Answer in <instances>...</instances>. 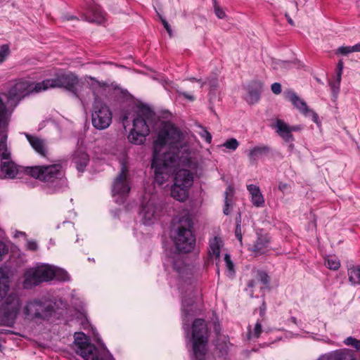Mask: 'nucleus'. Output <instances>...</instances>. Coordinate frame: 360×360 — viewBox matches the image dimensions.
<instances>
[{"mask_svg": "<svg viewBox=\"0 0 360 360\" xmlns=\"http://www.w3.org/2000/svg\"><path fill=\"white\" fill-rule=\"evenodd\" d=\"M349 282L353 285H360V266H352L348 269Z\"/></svg>", "mask_w": 360, "mask_h": 360, "instance_id": "c85d7f7f", "label": "nucleus"}, {"mask_svg": "<svg viewBox=\"0 0 360 360\" xmlns=\"http://www.w3.org/2000/svg\"><path fill=\"white\" fill-rule=\"evenodd\" d=\"M344 344L347 346H352L357 350H360V340L353 337H348L344 340Z\"/></svg>", "mask_w": 360, "mask_h": 360, "instance_id": "f704fd0d", "label": "nucleus"}, {"mask_svg": "<svg viewBox=\"0 0 360 360\" xmlns=\"http://www.w3.org/2000/svg\"><path fill=\"white\" fill-rule=\"evenodd\" d=\"M200 131H199V135L205 139V141L208 143H210L211 141H212V135L204 127H202V126H200Z\"/></svg>", "mask_w": 360, "mask_h": 360, "instance_id": "ea45409f", "label": "nucleus"}, {"mask_svg": "<svg viewBox=\"0 0 360 360\" xmlns=\"http://www.w3.org/2000/svg\"><path fill=\"white\" fill-rule=\"evenodd\" d=\"M4 298V302L0 306V322L2 325L11 326L18 314L20 300L15 293L9 294Z\"/></svg>", "mask_w": 360, "mask_h": 360, "instance_id": "ddd939ff", "label": "nucleus"}, {"mask_svg": "<svg viewBox=\"0 0 360 360\" xmlns=\"http://www.w3.org/2000/svg\"><path fill=\"white\" fill-rule=\"evenodd\" d=\"M288 188H290V185L285 183L280 182L278 184V189L283 193H285L288 191Z\"/></svg>", "mask_w": 360, "mask_h": 360, "instance_id": "8fccbe9b", "label": "nucleus"}, {"mask_svg": "<svg viewBox=\"0 0 360 360\" xmlns=\"http://www.w3.org/2000/svg\"><path fill=\"white\" fill-rule=\"evenodd\" d=\"M342 75V69H337L336 79H338V80H341Z\"/></svg>", "mask_w": 360, "mask_h": 360, "instance_id": "4d7b16f0", "label": "nucleus"}, {"mask_svg": "<svg viewBox=\"0 0 360 360\" xmlns=\"http://www.w3.org/2000/svg\"><path fill=\"white\" fill-rule=\"evenodd\" d=\"M86 20L89 22H96L98 24H101L105 22V13L100 6L93 4L90 6Z\"/></svg>", "mask_w": 360, "mask_h": 360, "instance_id": "5701e85b", "label": "nucleus"}, {"mask_svg": "<svg viewBox=\"0 0 360 360\" xmlns=\"http://www.w3.org/2000/svg\"><path fill=\"white\" fill-rule=\"evenodd\" d=\"M6 252V245H4V243H2L1 241H0V255H3V254H4Z\"/></svg>", "mask_w": 360, "mask_h": 360, "instance_id": "864d4df0", "label": "nucleus"}, {"mask_svg": "<svg viewBox=\"0 0 360 360\" xmlns=\"http://www.w3.org/2000/svg\"><path fill=\"white\" fill-rule=\"evenodd\" d=\"M285 97L292 104L306 117L311 116L312 120L317 123L319 120L318 115L307 105L306 102L300 98L294 91H289L285 93Z\"/></svg>", "mask_w": 360, "mask_h": 360, "instance_id": "a211bd4d", "label": "nucleus"}, {"mask_svg": "<svg viewBox=\"0 0 360 360\" xmlns=\"http://www.w3.org/2000/svg\"><path fill=\"white\" fill-rule=\"evenodd\" d=\"M9 290L8 278L2 274L0 270V302L3 300Z\"/></svg>", "mask_w": 360, "mask_h": 360, "instance_id": "c756f323", "label": "nucleus"}, {"mask_svg": "<svg viewBox=\"0 0 360 360\" xmlns=\"http://www.w3.org/2000/svg\"><path fill=\"white\" fill-rule=\"evenodd\" d=\"M130 189L129 171L127 167L124 164H122L121 171L112 184V195L124 198L128 195Z\"/></svg>", "mask_w": 360, "mask_h": 360, "instance_id": "dca6fc26", "label": "nucleus"}, {"mask_svg": "<svg viewBox=\"0 0 360 360\" xmlns=\"http://www.w3.org/2000/svg\"><path fill=\"white\" fill-rule=\"evenodd\" d=\"M193 221L189 215H184L179 220V226L174 238V244L179 252L188 253L195 245V237L192 231Z\"/></svg>", "mask_w": 360, "mask_h": 360, "instance_id": "423d86ee", "label": "nucleus"}, {"mask_svg": "<svg viewBox=\"0 0 360 360\" xmlns=\"http://www.w3.org/2000/svg\"><path fill=\"white\" fill-rule=\"evenodd\" d=\"M214 1V8L215 15L220 19H223L226 17V13L222 8L219 7L216 0Z\"/></svg>", "mask_w": 360, "mask_h": 360, "instance_id": "a19ab883", "label": "nucleus"}, {"mask_svg": "<svg viewBox=\"0 0 360 360\" xmlns=\"http://www.w3.org/2000/svg\"><path fill=\"white\" fill-rule=\"evenodd\" d=\"M301 129H302V127L300 125L290 126V134H292V131H300Z\"/></svg>", "mask_w": 360, "mask_h": 360, "instance_id": "603ef678", "label": "nucleus"}, {"mask_svg": "<svg viewBox=\"0 0 360 360\" xmlns=\"http://www.w3.org/2000/svg\"><path fill=\"white\" fill-rule=\"evenodd\" d=\"M194 181V173L186 169H180L174 176V184L171 187V196L175 200L184 202L189 195V190Z\"/></svg>", "mask_w": 360, "mask_h": 360, "instance_id": "1a4fd4ad", "label": "nucleus"}, {"mask_svg": "<svg viewBox=\"0 0 360 360\" xmlns=\"http://www.w3.org/2000/svg\"><path fill=\"white\" fill-rule=\"evenodd\" d=\"M353 52H360V44H356L352 46H340L337 50L336 53L347 56Z\"/></svg>", "mask_w": 360, "mask_h": 360, "instance_id": "473e14b6", "label": "nucleus"}, {"mask_svg": "<svg viewBox=\"0 0 360 360\" xmlns=\"http://www.w3.org/2000/svg\"><path fill=\"white\" fill-rule=\"evenodd\" d=\"M222 146L229 150H236L239 146V143L236 139L231 138L226 140Z\"/></svg>", "mask_w": 360, "mask_h": 360, "instance_id": "c9c22d12", "label": "nucleus"}, {"mask_svg": "<svg viewBox=\"0 0 360 360\" xmlns=\"http://www.w3.org/2000/svg\"><path fill=\"white\" fill-rule=\"evenodd\" d=\"M153 112L148 108L139 110L136 117L133 120V128L128 139L134 144L139 145L143 143L145 137L150 133L147 120L152 117Z\"/></svg>", "mask_w": 360, "mask_h": 360, "instance_id": "9b49d317", "label": "nucleus"}, {"mask_svg": "<svg viewBox=\"0 0 360 360\" xmlns=\"http://www.w3.org/2000/svg\"><path fill=\"white\" fill-rule=\"evenodd\" d=\"M153 153L175 155L182 165H188L191 162V152L186 135L171 122H165L159 131L157 139L153 143Z\"/></svg>", "mask_w": 360, "mask_h": 360, "instance_id": "f257e3e1", "label": "nucleus"}, {"mask_svg": "<svg viewBox=\"0 0 360 360\" xmlns=\"http://www.w3.org/2000/svg\"><path fill=\"white\" fill-rule=\"evenodd\" d=\"M262 90L261 82H255L251 87L248 89V94L245 97L246 101L249 104H255L259 100L260 93Z\"/></svg>", "mask_w": 360, "mask_h": 360, "instance_id": "b1692460", "label": "nucleus"}, {"mask_svg": "<svg viewBox=\"0 0 360 360\" xmlns=\"http://www.w3.org/2000/svg\"><path fill=\"white\" fill-rule=\"evenodd\" d=\"M6 136H4L0 141V150L1 151V158L3 161L11 160V153L7 148L6 146Z\"/></svg>", "mask_w": 360, "mask_h": 360, "instance_id": "2f4dec72", "label": "nucleus"}, {"mask_svg": "<svg viewBox=\"0 0 360 360\" xmlns=\"http://www.w3.org/2000/svg\"><path fill=\"white\" fill-rule=\"evenodd\" d=\"M255 285V281L254 280H251L248 283V286L249 288H253Z\"/></svg>", "mask_w": 360, "mask_h": 360, "instance_id": "680f3d73", "label": "nucleus"}, {"mask_svg": "<svg viewBox=\"0 0 360 360\" xmlns=\"http://www.w3.org/2000/svg\"><path fill=\"white\" fill-rule=\"evenodd\" d=\"M271 89L274 94L278 95L281 92V85L278 82H275L271 84Z\"/></svg>", "mask_w": 360, "mask_h": 360, "instance_id": "de8ad7c7", "label": "nucleus"}, {"mask_svg": "<svg viewBox=\"0 0 360 360\" xmlns=\"http://www.w3.org/2000/svg\"><path fill=\"white\" fill-rule=\"evenodd\" d=\"M209 84L211 87L215 88L217 85V82L216 79H212V80L210 81Z\"/></svg>", "mask_w": 360, "mask_h": 360, "instance_id": "13d9d810", "label": "nucleus"}, {"mask_svg": "<svg viewBox=\"0 0 360 360\" xmlns=\"http://www.w3.org/2000/svg\"><path fill=\"white\" fill-rule=\"evenodd\" d=\"M53 312L54 307L51 303L37 299L28 301L23 308V314L29 319H48Z\"/></svg>", "mask_w": 360, "mask_h": 360, "instance_id": "4468645a", "label": "nucleus"}, {"mask_svg": "<svg viewBox=\"0 0 360 360\" xmlns=\"http://www.w3.org/2000/svg\"><path fill=\"white\" fill-rule=\"evenodd\" d=\"M74 18H74L73 16H69V17H67V18H66V19H67L68 20H72V19H74Z\"/></svg>", "mask_w": 360, "mask_h": 360, "instance_id": "69168bd1", "label": "nucleus"}, {"mask_svg": "<svg viewBox=\"0 0 360 360\" xmlns=\"http://www.w3.org/2000/svg\"><path fill=\"white\" fill-rule=\"evenodd\" d=\"M271 238L267 233L257 232L256 239L250 245L248 250L254 253L255 256H259L267 253L270 248Z\"/></svg>", "mask_w": 360, "mask_h": 360, "instance_id": "6ab92c4d", "label": "nucleus"}, {"mask_svg": "<svg viewBox=\"0 0 360 360\" xmlns=\"http://www.w3.org/2000/svg\"><path fill=\"white\" fill-rule=\"evenodd\" d=\"M247 190L251 196V202L256 207H263L265 204L264 198L258 186L254 184L247 185Z\"/></svg>", "mask_w": 360, "mask_h": 360, "instance_id": "412c9836", "label": "nucleus"}, {"mask_svg": "<svg viewBox=\"0 0 360 360\" xmlns=\"http://www.w3.org/2000/svg\"><path fill=\"white\" fill-rule=\"evenodd\" d=\"M10 54V48L8 44H4L0 47V64H1Z\"/></svg>", "mask_w": 360, "mask_h": 360, "instance_id": "e433bc0d", "label": "nucleus"}, {"mask_svg": "<svg viewBox=\"0 0 360 360\" xmlns=\"http://www.w3.org/2000/svg\"><path fill=\"white\" fill-rule=\"evenodd\" d=\"M25 172L32 177L44 181L49 186L53 187L54 191L60 188L64 183V173L60 164L27 167Z\"/></svg>", "mask_w": 360, "mask_h": 360, "instance_id": "20e7f679", "label": "nucleus"}, {"mask_svg": "<svg viewBox=\"0 0 360 360\" xmlns=\"http://www.w3.org/2000/svg\"><path fill=\"white\" fill-rule=\"evenodd\" d=\"M269 152L270 148L267 146H257L250 149L248 153V158L250 162L255 163L259 158H262L264 155H266Z\"/></svg>", "mask_w": 360, "mask_h": 360, "instance_id": "a878e982", "label": "nucleus"}, {"mask_svg": "<svg viewBox=\"0 0 360 360\" xmlns=\"http://www.w3.org/2000/svg\"><path fill=\"white\" fill-rule=\"evenodd\" d=\"M85 84L72 72L61 74L53 79L37 82L39 90L46 91L50 88H63L79 98L83 104L88 103L89 99L84 96L83 91Z\"/></svg>", "mask_w": 360, "mask_h": 360, "instance_id": "7ed1b4c3", "label": "nucleus"}, {"mask_svg": "<svg viewBox=\"0 0 360 360\" xmlns=\"http://www.w3.org/2000/svg\"><path fill=\"white\" fill-rule=\"evenodd\" d=\"M344 354L340 351H335L330 354V359L331 360H343Z\"/></svg>", "mask_w": 360, "mask_h": 360, "instance_id": "a18cd8bd", "label": "nucleus"}, {"mask_svg": "<svg viewBox=\"0 0 360 360\" xmlns=\"http://www.w3.org/2000/svg\"><path fill=\"white\" fill-rule=\"evenodd\" d=\"M26 248L29 250L36 251L38 249V245L35 240H27Z\"/></svg>", "mask_w": 360, "mask_h": 360, "instance_id": "49530a36", "label": "nucleus"}, {"mask_svg": "<svg viewBox=\"0 0 360 360\" xmlns=\"http://www.w3.org/2000/svg\"><path fill=\"white\" fill-rule=\"evenodd\" d=\"M37 83L31 82L26 79H19L15 84L11 87L7 94L4 96L6 98V103L1 98L5 106L8 108H13V110L18 105L20 100L25 96H29L31 93H39L43 90H39ZM0 97H1L0 96Z\"/></svg>", "mask_w": 360, "mask_h": 360, "instance_id": "6e6552de", "label": "nucleus"}, {"mask_svg": "<svg viewBox=\"0 0 360 360\" xmlns=\"http://www.w3.org/2000/svg\"><path fill=\"white\" fill-rule=\"evenodd\" d=\"M233 193V190L231 186H229L225 193V200H224V214L228 215L229 214V207L232 205V196Z\"/></svg>", "mask_w": 360, "mask_h": 360, "instance_id": "7c9ffc66", "label": "nucleus"}, {"mask_svg": "<svg viewBox=\"0 0 360 360\" xmlns=\"http://www.w3.org/2000/svg\"><path fill=\"white\" fill-rule=\"evenodd\" d=\"M190 81H192V82H200V88H202L205 84H207V82H202L201 79H197L194 77H191L189 79Z\"/></svg>", "mask_w": 360, "mask_h": 360, "instance_id": "6e6d98bb", "label": "nucleus"}, {"mask_svg": "<svg viewBox=\"0 0 360 360\" xmlns=\"http://www.w3.org/2000/svg\"><path fill=\"white\" fill-rule=\"evenodd\" d=\"M261 333H262V325L260 323L257 322L255 326V328H254L255 336L256 338H258L259 336V335L261 334Z\"/></svg>", "mask_w": 360, "mask_h": 360, "instance_id": "09e8293b", "label": "nucleus"}, {"mask_svg": "<svg viewBox=\"0 0 360 360\" xmlns=\"http://www.w3.org/2000/svg\"><path fill=\"white\" fill-rule=\"evenodd\" d=\"M288 65H289V63H286V62H281V63H280V66L281 68H286Z\"/></svg>", "mask_w": 360, "mask_h": 360, "instance_id": "0e129e2a", "label": "nucleus"}, {"mask_svg": "<svg viewBox=\"0 0 360 360\" xmlns=\"http://www.w3.org/2000/svg\"><path fill=\"white\" fill-rule=\"evenodd\" d=\"M258 276L259 281L264 284V285H268L269 283V277L268 274L262 271H258Z\"/></svg>", "mask_w": 360, "mask_h": 360, "instance_id": "37998d69", "label": "nucleus"}, {"mask_svg": "<svg viewBox=\"0 0 360 360\" xmlns=\"http://www.w3.org/2000/svg\"><path fill=\"white\" fill-rule=\"evenodd\" d=\"M343 62L342 60H339L337 65V69H342L343 70Z\"/></svg>", "mask_w": 360, "mask_h": 360, "instance_id": "bf43d9fd", "label": "nucleus"}, {"mask_svg": "<svg viewBox=\"0 0 360 360\" xmlns=\"http://www.w3.org/2000/svg\"><path fill=\"white\" fill-rule=\"evenodd\" d=\"M1 170L5 178L13 179L18 173V167L11 160L3 161L1 165Z\"/></svg>", "mask_w": 360, "mask_h": 360, "instance_id": "bb28decb", "label": "nucleus"}, {"mask_svg": "<svg viewBox=\"0 0 360 360\" xmlns=\"http://www.w3.org/2000/svg\"><path fill=\"white\" fill-rule=\"evenodd\" d=\"M127 117H124V119H123V121L124 122L127 120Z\"/></svg>", "mask_w": 360, "mask_h": 360, "instance_id": "774afa93", "label": "nucleus"}, {"mask_svg": "<svg viewBox=\"0 0 360 360\" xmlns=\"http://www.w3.org/2000/svg\"><path fill=\"white\" fill-rule=\"evenodd\" d=\"M54 276L55 271L50 265L42 264L28 269L24 274L23 288L31 289L42 282L52 280Z\"/></svg>", "mask_w": 360, "mask_h": 360, "instance_id": "f8f14e48", "label": "nucleus"}, {"mask_svg": "<svg viewBox=\"0 0 360 360\" xmlns=\"http://www.w3.org/2000/svg\"><path fill=\"white\" fill-rule=\"evenodd\" d=\"M162 211V206L157 203L155 197L149 199L148 202L143 207L142 215L145 224L150 225L157 220Z\"/></svg>", "mask_w": 360, "mask_h": 360, "instance_id": "f3484780", "label": "nucleus"}, {"mask_svg": "<svg viewBox=\"0 0 360 360\" xmlns=\"http://www.w3.org/2000/svg\"><path fill=\"white\" fill-rule=\"evenodd\" d=\"M193 303V300L191 297H189V300H186V299H183L182 300V304H183V307H184L186 305L187 306H189V305H191Z\"/></svg>", "mask_w": 360, "mask_h": 360, "instance_id": "5fc2aeb1", "label": "nucleus"}, {"mask_svg": "<svg viewBox=\"0 0 360 360\" xmlns=\"http://www.w3.org/2000/svg\"><path fill=\"white\" fill-rule=\"evenodd\" d=\"M89 160L88 154L82 150H77L73 155V162L75 164L77 169L80 172L84 171Z\"/></svg>", "mask_w": 360, "mask_h": 360, "instance_id": "393cba45", "label": "nucleus"}, {"mask_svg": "<svg viewBox=\"0 0 360 360\" xmlns=\"http://www.w3.org/2000/svg\"><path fill=\"white\" fill-rule=\"evenodd\" d=\"M285 17H286V18H287V20H288V22L291 25H294V22H293L292 20L291 19V18L289 16V15L286 13V14H285Z\"/></svg>", "mask_w": 360, "mask_h": 360, "instance_id": "052dcab7", "label": "nucleus"}, {"mask_svg": "<svg viewBox=\"0 0 360 360\" xmlns=\"http://www.w3.org/2000/svg\"><path fill=\"white\" fill-rule=\"evenodd\" d=\"M161 21L164 25V27L167 31L169 35L171 37L172 36V29H171L170 25H169L168 22L165 19H163V18H161Z\"/></svg>", "mask_w": 360, "mask_h": 360, "instance_id": "3c124183", "label": "nucleus"}, {"mask_svg": "<svg viewBox=\"0 0 360 360\" xmlns=\"http://www.w3.org/2000/svg\"><path fill=\"white\" fill-rule=\"evenodd\" d=\"M27 139L32 146V147L41 155L45 156L46 153V148L44 142L42 139L37 136L27 134Z\"/></svg>", "mask_w": 360, "mask_h": 360, "instance_id": "cd10ccee", "label": "nucleus"}, {"mask_svg": "<svg viewBox=\"0 0 360 360\" xmlns=\"http://www.w3.org/2000/svg\"><path fill=\"white\" fill-rule=\"evenodd\" d=\"M182 165L180 160L175 156L169 153L165 155L153 153L152 167L154 169L155 181L162 185L169 177L172 168Z\"/></svg>", "mask_w": 360, "mask_h": 360, "instance_id": "0eeeda50", "label": "nucleus"}, {"mask_svg": "<svg viewBox=\"0 0 360 360\" xmlns=\"http://www.w3.org/2000/svg\"><path fill=\"white\" fill-rule=\"evenodd\" d=\"M222 245L221 239L217 236L213 237L209 241V259H214L217 266H218V262L220 260V249Z\"/></svg>", "mask_w": 360, "mask_h": 360, "instance_id": "aec40b11", "label": "nucleus"}, {"mask_svg": "<svg viewBox=\"0 0 360 360\" xmlns=\"http://www.w3.org/2000/svg\"><path fill=\"white\" fill-rule=\"evenodd\" d=\"M74 337L76 352L84 360H101L98 349L89 342V338L84 333H75Z\"/></svg>", "mask_w": 360, "mask_h": 360, "instance_id": "2eb2a0df", "label": "nucleus"}, {"mask_svg": "<svg viewBox=\"0 0 360 360\" xmlns=\"http://www.w3.org/2000/svg\"><path fill=\"white\" fill-rule=\"evenodd\" d=\"M88 86L86 88L91 91L94 96V102L92 107L91 120L93 126L97 129H105L112 122V112L108 105L98 97L101 90L106 87L105 82H101L91 76L86 79Z\"/></svg>", "mask_w": 360, "mask_h": 360, "instance_id": "f03ea898", "label": "nucleus"}, {"mask_svg": "<svg viewBox=\"0 0 360 360\" xmlns=\"http://www.w3.org/2000/svg\"><path fill=\"white\" fill-rule=\"evenodd\" d=\"M236 229H235V236H236V238L240 243H242L243 235H242V231H241V219H240V215H239V217L236 219Z\"/></svg>", "mask_w": 360, "mask_h": 360, "instance_id": "58836bf2", "label": "nucleus"}, {"mask_svg": "<svg viewBox=\"0 0 360 360\" xmlns=\"http://www.w3.org/2000/svg\"><path fill=\"white\" fill-rule=\"evenodd\" d=\"M224 259L226 266L227 270L229 271V274L233 275L235 274L234 264L231 259L230 255L226 254L224 255Z\"/></svg>", "mask_w": 360, "mask_h": 360, "instance_id": "4c0bfd02", "label": "nucleus"}, {"mask_svg": "<svg viewBox=\"0 0 360 360\" xmlns=\"http://www.w3.org/2000/svg\"><path fill=\"white\" fill-rule=\"evenodd\" d=\"M340 82L341 80H338V79H336L335 82H331L330 83L332 92L335 96L338 95L340 91Z\"/></svg>", "mask_w": 360, "mask_h": 360, "instance_id": "79ce46f5", "label": "nucleus"}, {"mask_svg": "<svg viewBox=\"0 0 360 360\" xmlns=\"http://www.w3.org/2000/svg\"><path fill=\"white\" fill-rule=\"evenodd\" d=\"M167 266H171L177 274V286L181 294L188 293L191 295L193 291L195 282L193 267L186 265L179 255L169 257Z\"/></svg>", "mask_w": 360, "mask_h": 360, "instance_id": "39448f33", "label": "nucleus"}, {"mask_svg": "<svg viewBox=\"0 0 360 360\" xmlns=\"http://www.w3.org/2000/svg\"><path fill=\"white\" fill-rule=\"evenodd\" d=\"M19 236H26V234L25 232H22V231H16L15 234V237H18Z\"/></svg>", "mask_w": 360, "mask_h": 360, "instance_id": "e2e57ef3", "label": "nucleus"}, {"mask_svg": "<svg viewBox=\"0 0 360 360\" xmlns=\"http://www.w3.org/2000/svg\"><path fill=\"white\" fill-rule=\"evenodd\" d=\"M192 337L193 360H204L208 338V330L205 320L197 319L193 321Z\"/></svg>", "mask_w": 360, "mask_h": 360, "instance_id": "9d476101", "label": "nucleus"}, {"mask_svg": "<svg viewBox=\"0 0 360 360\" xmlns=\"http://www.w3.org/2000/svg\"><path fill=\"white\" fill-rule=\"evenodd\" d=\"M295 6L296 10L297 11V10H298V8H297V3H295Z\"/></svg>", "mask_w": 360, "mask_h": 360, "instance_id": "338daca9", "label": "nucleus"}, {"mask_svg": "<svg viewBox=\"0 0 360 360\" xmlns=\"http://www.w3.org/2000/svg\"><path fill=\"white\" fill-rule=\"evenodd\" d=\"M325 265L330 269L337 270L340 266V260L335 257H328L325 259Z\"/></svg>", "mask_w": 360, "mask_h": 360, "instance_id": "72a5a7b5", "label": "nucleus"}, {"mask_svg": "<svg viewBox=\"0 0 360 360\" xmlns=\"http://www.w3.org/2000/svg\"><path fill=\"white\" fill-rule=\"evenodd\" d=\"M277 134L286 142L292 141L293 136L290 134V126L283 120L278 119L274 124Z\"/></svg>", "mask_w": 360, "mask_h": 360, "instance_id": "4be33fe9", "label": "nucleus"}, {"mask_svg": "<svg viewBox=\"0 0 360 360\" xmlns=\"http://www.w3.org/2000/svg\"><path fill=\"white\" fill-rule=\"evenodd\" d=\"M177 94L179 96H183L186 99L188 100L189 101H193L195 100V96L189 93H187L184 91L177 90Z\"/></svg>", "mask_w": 360, "mask_h": 360, "instance_id": "c03bdc74", "label": "nucleus"}]
</instances>
